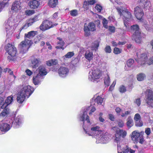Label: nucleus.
I'll list each match as a JSON object with an SVG mask.
<instances>
[{
    "instance_id": "1",
    "label": "nucleus",
    "mask_w": 153,
    "mask_h": 153,
    "mask_svg": "<svg viewBox=\"0 0 153 153\" xmlns=\"http://www.w3.org/2000/svg\"><path fill=\"white\" fill-rule=\"evenodd\" d=\"M79 120L83 122V128L85 133L97 139V143H106L109 140V135L107 132L102 130L98 126H93L89 117L87 115L86 111L81 114Z\"/></svg>"
},
{
    "instance_id": "2",
    "label": "nucleus",
    "mask_w": 153,
    "mask_h": 153,
    "mask_svg": "<svg viewBox=\"0 0 153 153\" xmlns=\"http://www.w3.org/2000/svg\"><path fill=\"white\" fill-rule=\"evenodd\" d=\"M116 8L122 17L124 21V25L127 30H129V24L131 21L132 20V16L131 13L126 9H123L121 7H116Z\"/></svg>"
},
{
    "instance_id": "3",
    "label": "nucleus",
    "mask_w": 153,
    "mask_h": 153,
    "mask_svg": "<svg viewBox=\"0 0 153 153\" xmlns=\"http://www.w3.org/2000/svg\"><path fill=\"white\" fill-rule=\"evenodd\" d=\"M131 31L133 32V34L132 39L138 43L141 42L142 39L144 37V34L141 33L140 31L139 26L137 25H134L131 27Z\"/></svg>"
},
{
    "instance_id": "4",
    "label": "nucleus",
    "mask_w": 153,
    "mask_h": 153,
    "mask_svg": "<svg viewBox=\"0 0 153 153\" xmlns=\"http://www.w3.org/2000/svg\"><path fill=\"white\" fill-rule=\"evenodd\" d=\"M102 72L100 70L94 67L91 68L88 74V79L93 82H97L98 80L101 77Z\"/></svg>"
},
{
    "instance_id": "5",
    "label": "nucleus",
    "mask_w": 153,
    "mask_h": 153,
    "mask_svg": "<svg viewBox=\"0 0 153 153\" xmlns=\"http://www.w3.org/2000/svg\"><path fill=\"white\" fill-rule=\"evenodd\" d=\"M19 21V19H13L12 17L8 19L5 26L7 34L13 32L17 26Z\"/></svg>"
},
{
    "instance_id": "6",
    "label": "nucleus",
    "mask_w": 153,
    "mask_h": 153,
    "mask_svg": "<svg viewBox=\"0 0 153 153\" xmlns=\"http://www.w3.org/2000/svg\"><path fill=\"white\" fill-rule=\"evenodd\" d=\"M5 50L9 56L7 58L9 60L14 61L16 58V50L15 47L11 44L8 43L5 47Z\"/></svg>"
},
{
    "instance_id": "7",
    "label": "nucleus",
    "mask_w": 153,
    "mask_h": 153,
    "mask_svg": "<svg viewBox=\"0 0 153 153\" xmlns=\"http://www.w3.org/2000/svg\"><path fill=\"white\" fill-rule=\"evenodd\" d=\"M148 57L145 53L142 54L140 58L136 59V60L141 65L146 63L149 65L153 64V57L147 60Z\"/></svg>"
},
{
    "instance_id": "8",
    "label": "nucleus",
    "mask_w": 153,
    "mask_h": 153,
    "mask_svg": "<svg viewBox=\"0 0 153 153\" xmlns=\"http://www.w3.org/2000/svg\"><path fill=\"white\" fill-rule=\"evenodd\" d=\"M32 43L31 40L25 39L21 42L19 45V47L21 51L24 53H26L28 50L30 46Z\"/></svg>"
},
{
    "instance_id": "9",
    "label": "nucleus",
    "mask_w": 153,
    "mask_h": 153,
    "mask_svg": "<svg viewBox=\"0 0 153 153\" xmlns=\"http://www.w3.org/2000/svg\"><path fill=\"white\" fill-rule=\"evenodd\" d=\"M24 122V118L22 116L19 115L14 119L13 121L11 123L15 128H18L22 126Z\"/></svg>"
},
{
    "instance_id": "10",
    "label": "nucleus",
    "mask_w": 153,
    "mask_h": 153,
    "mask_svg": "<svg viewBox=\"0 0 153 153\" xmlns=\"http://www.w3.org/2000/svg\"><path fill=\"white\" fill-rule=\"evenodd\" d=\"M34 91V88L30 85H23L20 91L27 96V98H28L33 92Z\"/></svg>"
},
{
    "instance_id": "11",
    "label": "nucleus",
    "mask_w": 153,
    "mask_h": 153,
    "mask_svg": "<svg viewBox=\"0 0 153 153\" xmlns=\"http://www.w3.org/2000/svg\"><path fill=\"white\" fill-rule=\"evenodd\" d=\"M96 30L95 25L93 22H90L88 24L85 23L84 25V31L86 36L90 35V31H93Z\"/></svg>"
},
{
    "instance_id": "12",
    "label": "nucleus",
    "mask_w": 153,
    "mask_h": 153,
    "mask_svg": "<svg viewBox=\"0 0 153 153\" xmlns=\"http://www.w3.org/2000/svg\"><path fill=\"white\" fill-rule=\"evenodd\" d=\"M57 25L56 23H52L50 21L46 20L42 22L40 26V29L42 31H45Z\"/></svg>"
},
{
    "instance_id": "13",
    "label": "nucleus",
    "mask_w": 153,
    "mask_h": 153,
    "mask_svg": "<svg viewBox=\"0 0 153 153\" xmlns=\"http://www.w3.org/2000/svg\"><path fill=\"white\" fill-rule=\"evenodd\" d=\"M147 103L150 106L153 108V93L150 89H147L145 92Z\"/></svg>"
},
{
    "instance_id": "14",
    "label": "nucleus",
    "mask_w": 153,
    "mask_h": 153,
    "mask_svg": "<svg viewBox=\"0 0 153 153\" xmlns=\"http://www.w3.org/2000/svg\"><path fill=\"white\" fill-rule=\"evenodd\" d=\"M69 72V69L64 66L60 67L58 71L59 76L62 78L66 77L68 75Z\"/></svg>"
},
{
    "instance_id": "15",
    "label": "nucleus",
    "mask_w": 153,
    "mask_h": 153,
    "mask_svg": "<svg viewBox=\"0 0 153 153\" xmlns=\"http://www.w3.org/2000/svg\"><path fill=\"white\" fill-rule=\"evenodd\" d=\"M127 132L126 131L123 129H118L116 131L115 134L114 140L117 143L120 141L121 140V137L124 138L126 135Z\"/></svg>"
},
{
    "instance_id": "16",
    "label": "nucleus",
    "mask_w": 153,
    "mask_h": 153,
    "mask_svg": "<svg viewBox=\"0 0 153 153\" xmlns=\"http://www.w3.org/2000/svg\"><path fill=\"white\" fill-rule=\"evenodd\" d=\"M12 126L11 123L9 124L6 123H0V134H3L8 131Z\"/></svg>"
},
{
    "instance_id": "17",
    "label": "nucleus",
    "mask_w": 153,
    "mask_h": 153,
    "mask_svg": "<svg viewBox=\"0 0 153 153\" xmlns=\"http://www.w3.org/2000/svg\"><path fill=\"white\" fill-rule=\"evenodd\" d=\"M134 13L137 19L138 20L142 19L144 15L143 9L138 6H137L134 8Z\"/></svg>"
},
{
    "instance_id": "18",
    "label": "nucleus",
    "mask_w": 153,
    "mask_h": 153,
    "mask_svg": "<svg viewBox=\"0 0 153 153\" xmlns=\"http://www.w3.org/2000/svg\"><path fill=\"white\" fill-rule=\"evenodd\" d=\"M21 8V3L20 1H17L13 3L11 7V10L13 12L17 13L19 12Z\"/></svg>"
},
{
    "instance_id": "19",
    "label": "nucleus",
    "mask_w": 153,
    "mask_h": 153,
    "mask_svg": "<svg viewBox=\"0 0 153 153\" xmlns=\"http://www.w3.org/2000/svg\"><path fill=\"white\" fill-rule=\"evenodd\" d=\"M37 33V32L36 31H31L25 34V39L31 40V39Z\"/></svg>"
},
{
    "instance_id": "20",
    "label": "nucleus",
    "mask_w": 153,
    "mask_h": 153,
    "mask_svg": "<svg viewBox=\"0 0 153 153\" xmlns=\"http://www.w3.org/2000/svg\"><path fill=\"white\" fill-rule=\"evenodd\" d=\"M43 78V77L39 74L34 75L33 78V82L35 85H38L40 84Z\"/></svg>"
},
{
    "instance_id": "21",
    "label": "nucleus",
    "mask_w": 153,
    "mask_h": 153,
    "mask_svg": "<svg viewBox=\"0 0 153 153\" xmlns=\"http://www.w3.org/2000/svg\"><path fill=\"white\" fill-rule=\"evenodd\" d=\"M26 98H27V96L20 91L17 94V100L18 102L20 103H22Z\"/></svg>"
},
{
    "instance_id": "22",
    "label": "nucleus",
    "mask_w": 153,
    "mask_h": 153,
    "mask_svg": "<svg viewBox=\"0 0 153 153\" xmlns=\"http://www.w3.org/2000/svg\"><path fill=\"white\" fill-rule=\"evenodd\" d=\"M36 71L37 72H38L37 74H39L43 77V76L46 75L47 73L45 67L43 65L40 66Z\"/></svg>"
},
{
    "instance_id": "23",
    "label": "nucleus",
    "mask_w": 153,
    "mask_h": 153,
    "mask_svg": "<svg viewBox=\"0 0 153 153\" xmlns=\"http://www.w3.org/2000/svg\"><path fill=\"white\" fill-rule=\"evenodd\" d=\"M140 5H142L143 8L146 10L149 9L151 7V4L150 1L148 0H140Z\"/></svg>"
},
{
    "instance_id": "24",
    "label": "nucleus",
    "mask_w": 153,
    "mask_h": 153,
    "mask_svg": "<svg viewBox=\"0 0 153 153\" xmlns=\"http://www.w3.org/2000/svg\"><path fill=\"white\" fill-rule=\"evenodd\" d=\"M140 135V133L136 131H134L132 132L131 138L134 143H137Z\"/></svg>"
},
{
    "instance_id": "25",
    "label": "nucleus",
    "mask_w": 153,
    "mask_h": 153,
    "mask_svg": "<svg viewBox=\"0 0 153 153\" xmlns=\"http://www.w3.org/2000/svg\"><path fill=\"white\" fill-rule=\"evenodd\" d=\"M1 98H3V100L2 101V103L3 105H4V106H5V108H6L7 105L11 104L13 100V96L12 95L8 97L5 100V102H4V101L3 97H1Z\"/></svg>"
},
{
    "instance_id": "26",
    "label": "nucleus",
    "mask_w": 153,
    "mask_h": 153,
    "mask_svg": "<svg viewBox=\"0 0 153 153\" xmlns=\"http://www.w3.org/2000/svg\"><path fill=\"white\" fill-rule=\"evenodd\" d=\"M39 1L36 0L30 1L29 3L30 7L33 9L37 8L39 6Z\"/></svg>"
},
{
    "instance_id": "27",
    "label": "nucleus",
    "mask_w": 153,
    "mask_h": 153,
    "mask_svg": "<svg viewBox=\"0 0 153 153\" xmlns=\"http://www.w3.org/2000/svg\"><path fill=\"white\" fill-rule=\"evenodd\" d=\"M90 110V111L89 112V114L90 115H91L92 114V113L94 112L96 110V108L94 107H91L89 106L86 108L85 109H84V110H83L81 112L80 114L79 115L78 117L79 120L80 116L81 114H83V112H84L85 111H86L87 114L88 111ZM87 115L88 116L87 114Z\"/></svg>"
},
{
    "instance_id": "28",
    "label": "nucleus",
    "mask_w": 153,
    "mask_h": 153,
    "mask_svg": "<svg viewBox=\"0 0 153 153\" xmlns=\"http://www.w3.org/2000/svg\"><path fill=\"white\" fill-rule=\"evenodd\" d=\"M85 57L89 61H90L93 57V52L90 51H87L85 54Z\"/></svg>"
},
{
    "instance_id": "29",
    "label": "nucleus",
    "mask_w": 153,
    "mask_h": 153,
    "mask_svg": "<svg viewBox=\"0 0 153 153\" xmlns=\"http://www.w3.org/2000/svg\"><path fill=\"white\" fill-rule=\"evenodd\" d=\"M34 23L33 21L31 19H30L26 21V24L20 28V30L23 29H26L29 26L31 25Z\"/></svg>"
},
{
    "instance_id": "30",
    "label": "nucleus",
    "mask_w": 153,
    "mask_h": 153,
    "mask_svg": "<svg viewBox=\"0 0 153 153\" xmlns=\"http://www.w3.org/2000/svg\"><path fill=\"white\" fill-rule=\"evenodd\" d=\"M57 44L59 45L56 46V48H61L63 50L64 48L63 47L65 42H64L62 40V39L59 37L57 38Z\"/></svg>"
},
{
    "instance_id": "31",
    "label": "nucleus",
    "mask_w": 153,
    "mask_h": 153,
    "mask_svg": "<svg viewBox=\"0 0 153 153\" xmlns=\"http://www.w3.org/2000/svg\"><path fill=\"white\" fill-rule=\"evenodd\" d=\"M40 63V61L39 58H34L31 61V66L33 68H35L38 67Z\"/></svg>"
},
{
    "instance_id": "32",
    "label": "nucleus",
    "mask_w": 153,
    "mask_h": 153,
    "mask_svg": "<svg viewBox=\"0 0 153 153\" xmlns=\"http://www.w3.org/2000/svg\"><path fill=\"white\" fill-rule=\"evenodd\" d=\"M96 2L95 0H90L88 1H85L84 2L83 7L86 9H88V5H93Z\"/></svg>"
},
{
    "instance_id": "33",
    "label": "nucleus",
    "mask_w": 153,
    "mask_h": 153,
    "mask_svg": "<svg viewBox=\"0 0 153 153\" xmlns=\"http://www.w3.org/2000/svg\"><path fill=\"white\" fill-rule=\"evenodd\" d=\"M103 101V99L101 97L97 96L96 98L94 99V101L95 102V105H100L102 104Z\"/></svg>"
},
{
    "instance_id": "34",
    "label": "nucleus",
    "mask_w": 153,
    "mask_h": 153,
    "mask_svg": "<svg viewBox=\"0 0 153 153\" xmlns=\"http://www.w3.org/2000/svg\"><path fill=\"white\" fill-rule=\"evenodd\" d=\"M57 63V60L55 59L50 60L46 62V64L48 66L56 65Z\"/></svg>"
},
{
    "instance_id": "35",
    "label": "nucleus",
    "mask_w": 153,
    "mask_h": 153,
    "mask_svg": "<svg viewBox=\"0 0 153 153\" xmlns=\"http://www.w3.org/2000/svg\"><path fill=\"white\" fill-rule=\"evenodd\" d=\"M4 109L1 113L0 114V117H5L9 113L10 109L8 108H4Z\"/></svg>"
},
{
    "instance_id": "36",
    "label": "nucleus",
    "mask_w": 153,
    "mask_h": 153,
    "mask_svg": "<svg viewBox=\"0 0 153 153\" xmlns=\"http://www.w3.org/2000/svg\"><path fill=\"white\" fill-rule=\"evenodd\" d=\"M58 3V0H49L48 5L50 7H53L56 6Z\"/></svg>"
},
{
    "instance_id": "37",
    "label": "nucleus",
    "mask_w": 153,
    "mask_h": 153,
    "mask_svg": "<svg viewBox=\"0 0 153 153\" xmlns=\"http://www.w3.org/2000/svg\"><path fill=\"white\" fill-rule=\"evenodd\" d=\"M146 77V76L145 74L141 73L137 75V77L138 81H142Z\"/></svg>"
},
{
    "instance_id": "38",
    "label": "nucleus",
    "mask_w": 153,
    "mask_h": 153,
    "mask_svg": "<svg viewBox=\"0 0 153 153\" xmlns=\"http://www.w3.org/2000/svg\"><path fill=\"white\" fill-rule=\"evenodd\" d=\"M127 121L126 123V125L127 127L128 128H131L133 126V121L130 117H129L127 119Z\"/></svg>"
},
{
    "instance_id": "39",
    "label": "nucleus",
    "mask_w": 153,
    "mask_h": 153,
    "mask_svg": "<svg viewBox=\"0 0 153 153\" xmlns=\"http://www.w3.org/2000/svg\"><path fill=\"white\" fill-rule=\"evenodd\" d=\"M45 38V36L43 34H40V35L36 36V38L35 39L34 42L36 44L38 43L40 40H43Z\"/></svg>"
},
{
    "instance_id": "40",
    "label": "nucleus",
    "mask_w": 153,
    "mask_h": 153,
    "mask_svg": "<svg viewBox=\"0 0 153 153\" xmlns=\"http://www.w3.org/2000/svg\"><path fill=\"white\" fill-rule=\"evenodd\" d=\"M104 80L105 85L107 86H109L110 82V79L108 75L107 74V76L105 77Z\"/></svg>"
},
{
    "instance_id": "41",
    "label": "nucleus",
    "mask_w": 153,
    "mask_h": 153,
    "mask_svg": "<svg viewBox=\"0 0 153 153\" xmlns=\"http://www.w3.org/2000/svg\"><path fill=\"white\" fill-rule=\"evenodd\" d=\"M121 149L123 153H126L129 152L130 148L127 146L122 145L121 146Z\"/></svg>"
},
{
    "instance_id": "42",
    "label": "nucleus",
    "mask_w": 153,
    "mask_h": 153,
    "mask_svg": "<svg viewBox=\"0 0 153 153\" xmlns=\"http://www.w3.org/2000/svg\"><path fill=\"white\" fill-rule=\"evenodd\" d=\"M99 42L97 41H96L93 43L91 46L92 50H95L97 49L99 46Z\"/></svg>"
},
{
    "instance_id": "43",
    "label": "nucleus",
    "mask_w": 153,
    "mask_h": 153,
    "mask_svg": "<svg viewBox=\"0 0 153 153\" xmlns=\"http://www.w3.org/2000/svg\"><path fill=\"white\" fill-rule=\"evenodd\" d=\"M74 55L73 52H69L68 53L64 56L66 58H70Z\"/></svg>"
},
{
    "instance_id": "44",
    "label": "nucleus",
    "mask_w": 153,
    "mask_h": 153,
    "mask_svg": "<svg viewBox=\"0 0 153 153\" xmlns=\"http://www.w3.org/2000/svg\"><path fill=\"white\" fill-rule=\"evenodd\" d=\"M35 13V11L33 10H27L25 12V14L28 16L31 15Z\"/></svg>"
},
{
    "instance_id": "45",
    "label": "nucleus",
    "mask_w": 153,
    "mask_h": 153,
    "mask_svg": "<svg viewBox=\"0 0 153 153\" xmlns=\"http://www.w3.org/2000/svg\"><path fill=\"white\" fill-rule=\"evenodd\" d=\"M70 14L72 16H76L78 14V11L76 10H72L70 11Z\"/></svg>"
},
{
    "instance_id": "46",
    "label": "nucleus",
    "mask_w": 153,
    "mask_h": 153,
    "mask_svg": "<svg viewBox=\"0 0 153 153\" xmlns=\"http://www.w3.org/2000/svg\"><path fill=\"white\" fill-rule=\"evenodd\" d=\"M4 71L5 72H8L10 74V75H13V77L14 79L15 78V76L13 75V72L12 71H11L10 69L7 68H5L4 69Z\"/></svg>"
},
{
    "instance_id": "47",
    "label": "nucleus",
    "mask_w": 153,
    "mask_h": 153,
    "mask_svg": "<svg viewBox=\"0 0 153 153\" xmlns=\"http://www.w3.org/2000/svg\"><path fill=\"white\" fill-rule=\"evenodd\" d=\"M134 103L135 104L137 105V106H140L141 104L140 98H138L136 99L134 101Z\"/></svg>"
},
{
    "instance_id": "48",
    "label": "nucleus",
    "mask_w": 153,
    "mask_h": 153,
    "mask_svg": "<svg viewBox=\"0 0 153 153\" xmlns=\"http://www.w3.org/2000/svg\"><path fill=\"white\" fill-rule=\"evenodd\" d=\"M117 124L120 127L122 128L124 125V122L122 120H119L117 121Z\"/></svg>"
},
{
    "instance_id": "49",
    "label": "nucleus",
    "mask_w": 153,
    "mask_h": 153,
    "mask_svg": "<svg viewBox=\"0 0 153 153\" xmlns=\"http://www.w3.org/2000/svg\"><path fill=\"white\" fill-rule=\"evenodd\" d=\"M134 62V60L131 59L128 60L127 62V65L129 67H131Z\"/></svg>"
},
{
    "instance_id": "50",
    "label": "nucleus",
    "mask_w": 153,
    "mask_h": 153,
    "mask_svg": "<svg viewBox=\"0 0 153 153\" xmlns=\"http://www.w3.org/2000/svg\"><path fill=\"white\" fill-rule=\"evenodd\" d=\"M7 3L4 1L0 3V12L1 11L2 9L7 4Z\"/></svg>"
},
{
    "instance_id": "51",
    "label": "nucleus",
    "mask_w": 153,
    "mask_h": 153,
    "mask_svg": "<svg viewBox=\"0 0 153 153\" xmlns=\"http://www.w3.org/2000/svg\"><path fill=\"white\" fill-rule=\"evenodd\" d=\"M141 117L140 115L138 114H136L134 116V119L135 121H138L140 120Z\"/></svg>"
},
{
    "instance_id": "52",
    "label": "nucleus",
    "mask_w": 153,
    "mask_h": 153,
    "mask_svg": "<svg viewBox=\"0 0 153 153\" xmlns=\"http://www.w3.org/2000/svg\"><path fill=\"white\" fill-rule=\"evenodd\" d=\"M116 80H114L112 84L110 86L109 90L110 91H112L113 89H114L115 85H116Z\"/></svg>"
},
{
    "instance_id": "53",
    "label": "nucleus",
    "mask_w": 153,
    "mask_h": 153,
    "mask_svg": "<svg viewBox=\"0 0 153 153\" xmlns=\"http://www.w3.org/2000/svg\"><path fill=\"white\" fill-rule=\"evenodd\" d=\"M121 50L115 47L114 50V53L115 54H118L120 53L121 52Z\"/></svg>"
},
{
    "instance_id": "54",
    "label": "nucleus",
    "mask_w": 153,
    "mask_h": 153,
    "mask_svg": "<svg viewBox=\"0 0 153 153\" xmlns=\"http://www.w3.org/2000/svg\"><path fill=\"white\" fill-rule=\"evenodd\" d=\"M95 9L99 12H100L102 10V6L99 4H97L95 7Z\"/></svg>"
},
{
    "instance_id": "55",
    "label": "nucleus",
    "mask_w": 153,
    "mask_h": 153,
    "mask_svg": "<svg viewBox=\"0 0 153 153\" xmlns=\"http://www.w3.org/2000/svg\"><path fill=\"white\" fill-rule=\"evenodd\" d=\"M135 125L137 126L141 127L143 125V123L140 120L135 122Z\"/></svg>"
},
{
    "instance_id": "56",
    "label": "nucleus",
    "mask_w": 153,
    "mask_h": 153,
    "mask_svg": "<svg viewBox=\"0 0 153 153\" xmlns=\"http://www.w3.org/2000/svg\"><path fill=\"white\" fill-rule=\"evenodd\" d=\"M102 23L103 25V27L105 28H108V21L106 19H103L102 20Z\"/></svg>"
},
{
    "instance_id": "57",
    "label": "nucleus",
    "mask_w": 153,
    "mask_h": 153,
    "mask_svg": "<svg viewBox=\"0 0 153 153\" xmlns=\"http://www.w3.org/2000/svg\"><path fill=\"white\" fill-rule=\"evenodd\" d=\"M126 89L125 87L123 85L121 86L119 88V91L121 93H123L126 91Z\"/></svg>"
},
{
    "instance_id": "58",
    "label": "nucleus",
    "mask_w": 153,
    "mask_h": 153,
    "mask_svg": "<svg viewBox=\"0 0 153 153\" xmlns=\"http://www.w3.org/2000/svg\"><path fill=\"white\" fill-rule=\"evenodd\" d=\"M108 30L110 32L114 33L115 32V27L113 26H109L108 27Z\"/></svg>"
},
{
    "instance_id": "59",
    "label": "nucleus",
    "mask_w": 153,
    "mask_h": 153,
    "mask_svg": "<svg viewBox=\"0 0 153 153\" xmlns=\"http://www.w3.org/2000/svg\"><path fill=\"white\" fill-rule=\"evenodd\" d=\"M105 51L107 53H110L111 52V47L109 46H107L105 47Z\"/></svg>"
},
{
    "instance_id": "60",
    "label": "nucleus",
    "mask_w": 153,
    "mask_h": 153,
    "mask_svg": "<svg viewBox=\"0 0 153 153\" xmlns=\"http://www.w3.org/2000/svg\"><path fill=\"white\" fill-rule=\"evenodd\" d=\"M130 113V111H127L125 112L124 113H123L121 114V116L123 117H126Z\"/></svg>"
},
{
    "instance_id": "61",
    "label": "nucleus",
    "mask_w": 153,
    "mask_h": 153,
    "mask_svg": "<svg viewBox=\"0 0 153 153\" xmlns=\"http://www.w3.org/2000/svg\"><path fill=\"white\" fill-rule=\"evenodd\" d=\"M4 87H0V97H1L2 96H3V97L4 96V95H3L4 92ZM1 98V97H0Z\"/></svg>"
},
{
    "instance_id": "62",
    "label": "nucleus",
    "mask_w": 153,
    "mask_h": 153,
    "mask_svg": "<svg viewBox=\"0 0 153 153\" xmlns=\"http://www.w3.org/2000/svg\"><path fill=\"white\" fill-rule=\"evenodd\" d=\"M121 145H117L118 153H123V152H122V150L121 149Z\"/></svg>"
},
{
    "instance_id": "63",
    "label": "nucleus",
    "mask_w": 153,
    "mask_h": 153,
    "mask_svg": "<svg viewBox=\"0 0 153 153\" xmlns=\"http://www.w3.org/2000/svg\"><path fill=\"white\" fill-rule=\"evenodd\" d=\"M145 133L147 135H149L151 133L150 129L149 128H147L145 129Z\"/></svg>"
},
{
    "instance_id": "64",
    "label": "nucleus",
    "mask_w": 153,
    "mask_h": 153,
    "mask_svg": "<svg viewBox=\"0 0 153 153\" xmlns=\"http://www.w3.org/2000/svg\"><path fill=\"white\" fill-rule=\"evenodd\" d=\"M25 72L29 76H31L33 74L32 72L29 69L26 70L25 71Z\"/></svg>"
}]
</instances>
